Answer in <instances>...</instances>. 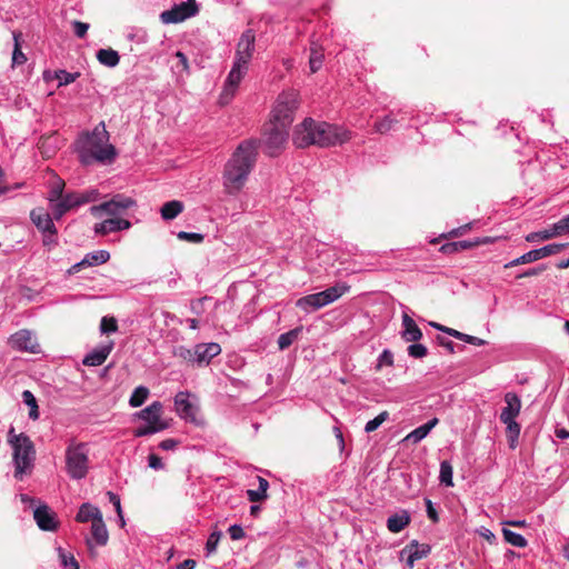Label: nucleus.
I'll return each instance as SVG.
<instances>
[{
	"mask_svg": "<svg viewBox=\"0 0 569 569\" xmlns=\"http://www.w3.org/2000/svg\"><path fill=\"white\" fill-rule=\"evenodd\" d=\"M221 347L216 342L198 343L193 347V356H196V365L207 366L210 361L220 355Z\"/></svg>",
	"mask_w": 569,
	"mask_h": 569,
	"instance_id": "obj_18",
	"label": "nucleus"
},
{
	"mask_svg": "<svg viewBox=\"0 0 569 569\" xmlns=\"http://www.w3.org/2000/svg\"><path fill=\"white\" fill-rule=\"evenodd\" d=\"M78 76H79L78 72L71 73L66 70L56 71V79L58 80L59 87L67 86V84L74 82L76 79L78 78Z\"/></svg>",
	"mask_w": 569,
	"mask_h": 569,
	"instance_id": "obj_53",
	"label": "nucleus"
},
{
	"mask_svg": "<svg viewBox=\"0 0 569 569\" xmlns=\"http://www.w3.org/2000/svg\"><path fill=\"white\" fill-rule=\"evenodd\" d=\"M393 365V355L389 349H385L378 357L377 369L383 366L391 367Z\"/></svg>",
	"mask_w": 569,
	"mask_h": 569,
	"instance_id": "obj_59",
	"label": "nucleus"
},
{
	"mask_svg": "<svg viewBox=\"0 0 569 569\" xmlns=\"http://www.w3.org/2000/svg\"><path fill=\"white\" fill-rule=\"evenodd\" d=\"M30 219L36 228L42 233L56 229L53 217L43 208H34L30 211Z\"/></svg>",
	"mask_w": 569,
	"mask_h": 569,
	"instance_id": "obj_23",
	"label": "nucleus"
},
{
	"mask_svg": "<svg viewBox=\"0 0 569 569\" xmlns=\"http://www.w3.org/2000/svg\"><path fill=\"white\" fill-rule=\"evenodd\" d=\"M506 425L507 438L509 440L510 448H516L518 443V438L520 435V425L516 420H510L509 422H502Z\"/></svg>",
	"mask_w": 569,
	"mask_h": 569,
	"instance_id": "obj_40",
	"label": "nucleus"
},
{
	"mask_svg": "<svg viewBox=\"0 0 569 569\" xmlns=\"http://www.w3.org/2000/svg\"><path fill=\"white\" fill-rule=\"evenodd\" d=\"M351 139V131L325 121H317L316 146L321 148L342 144Z\"/></svg>",
	"mask_w": 569,
	"mask_h": 569,
	"instance_id": "obj_7",
	"label": "nucleus"
},
{
	"mask_svg": "<svg viewBox=\"0 0 569 569\" xmlns=\"http://www.w3.org/2000/svg\"><path fill=\"white\" fill-rule=\"evenodd\" d=\"M298 107V93L295 90L282 91L274 102L270 121L290 127L295 120V112Z\"/></svg>",
	"mask_w": 569,
	"mask_h": 569,
	"instance_id": "obj_5",
	"label": "nucleus"
},
{
	"mask_svg": "<svg viewBox=\"0 0 569 569\" xmlns=\"http://www.w3.org/2000/svg\"><path fill=\"white\" fill-rule=\"evenodd\" d=\"M181 14H187V19L196 16L198 13V6L196 0H187L181 2L180 4H176Z\"/></svg>",
	"mask_w": 569,
	"mask_h": 569,
	"instance_id": "obj_51",
	"label": "nucleus"
},
{
	"mask_svg": "<svg viewBox=\"0 0 569 569\" xmlns=\"http://www.w3.org/2000/svg\"><path fill=\"white\" fill-rule=\"evenodd\" d=\"M430 552V545L419 543L417 540H412L401 550L400 555H408L406 565L408 569H412L417 560L426 558Z\"/></svg>",
	"mask_w": 569,
	"mask_h": 569,
	"instance_id": "obj_17",
	"label": "nucleus"
},
{
	"mask_svg": "<svg viewBox=\"0 0 569 569\" xmlns=\"http://www.w3.org/2000/svg\"><path fill=\"white\" fill-rule=\"evenodd\" d=\"M503 399L506 407L500 413V421L509 422L510 420H516L521 410V400L519 396L515 392H507Z\"/></svg>",
	"mask_w": 569,
	"mask_h": 569,
	"instance_id": "obj_20",
	"label": "nucleus"
},
{
	"mask_svg": "<svg viewBox=\"0 0 569 569\" xmlns=\"http://www.w3.org/2000/svg\"><path fill=\"white\" fill-rule=\"evenodd\" d=\"M96 57L99 63L108 68H114L120 62V56L118 51L111 48L99 49L96 53Z\"/></svg>",
	"mask_w": 569,
	"mask_h": 569,
	"instance_id": "obj_30",
	"label": "nucleus"
},
{
	"mask_svg": "<svg viewBox=\"0 0 569 569\" xmlns=\"http://www.w3.org/2000/svg\"><path fill=\"white\" fill-rule=\"evenodd\" d=\"M258 483L259 486L257 489L247 490V497L251 502L263 501L268 497L267 490L269 488V482L264 478L258 477Z\"/></svg>",
	"mask_w": 569,
	"mask_h": 569,
	"instance_id": "obj_32",
	"label": "nucleus"
},
{
	"mask_svg": "<svg viewBox=\"0 0 569 569\" xmlns=\"http://www.w3.org/2000/svg\"><path fill=\"white\" fill-rule=\"evenodd\" d=\"M66 196L68 197L69 201L71 202V206L73 208H78L83 204L97 201L100 193H99L98 189L90 188V189H87V190L80 191V192H68V193H66Z\"/></svg>",
	"mask_w": 569,
	"mask_h": 569,
	"instance_id": "obj_24",
	"label": "nucleus"
},
{
	"mask_svg": "<svg viewBox=\"0 0 569 569\" xmlns=\"http://www.w3.org/2000/svg\"><path fill=\"white\" fill-rule=\"evenodd\" d=\"M428 353L427 348L421 343H412L408 347V355L412 358H423Z\"/></svg>",
	"mask_w": 569,
	"mask_h": 569,
	"instance_id": "obj_58",
	"label": "nucleus"
},
{
	"mask_svg": "<svg viewBox=\"0 0 569 569\" xmlns=\"http://www.w3.org/2000/svg\"><path fill=\"white\" fill-rule=\"evenodd\" d=\"M72 26H73L74 34L78 38L82 39V38L86 37V34L88 32V29H89V24L88 23L81 22V21H73Z\"/></svg>",
	"mask_w": 569,
	"mask_h": 569,
	"instance_id": "obj_63",
	"label": "nucleus"
},
{
	"mask_svg": "<svg viewBox=\"0 0 569 569\" xmlns=\"http://www.w3.org/2000/svg\"><path fill=\"white\" fill-rule=\"evenodd\" d=\"M533 261H538L537 254H536V252H533V250H530V251L523 253L522 256L506 263L505 268H512V267H516L519 264L530 263Z\"/></svg>",
	"mask_w": 569,
	"mask_h": 569,
	"instance_id": "obj_49",
	"label": "nucleus"
},
{
	"mask_svg": "<svg viewBox=\"0 0 569 569\" xmlns=\"http://www.w3.org/2000/svg\"><path fill=\"white\" fill-rule=\"evenodd\" d=\"M187 19V14H181L177 6L163 11L160 14V20L164 24L179 23Z\"/></svg>",
	"mask_w": 569,
	"mask_h": 569,
	"instance_id": "obj_36",
	"label": "nucleus"
},
{
	"mask_svg": "<svg viewBox=\"0 0 569 569\" xmlns=\"http://www.w3.org/2000/svg\"><path fill=\"white\" fill-rule=\"evenodd\" d=\"M33 518L38 527L43 531H56L59 526L56 513L44 503L33 509Z\"/></svg>",
	"mask_w": 569,
	"mask_h": 569,
	"instance_id": "obj_16",
	"label": "nucleus"
},
{
	"mask_svg": "<svg viewBox=\"0 0 569 569\" xmlns=\"http://www.w3.org/2000/svg\"><path fill=\"white\" fill-rule=\"evenodd\" d=\"M149 389L144 386L137 387L129 399V405L132 408H138L144 403L149 396Z\"/></svg>",
	"mask_w": 569,
	"mask_h": 569,
	"instance_id": "obj_37",
	"label": "nucleus"
},
{
	"mask_svg": "<svg viewBox=\"0 0 569 569\" xmlns=\"http://www.w3.org/2000/svg\"><path fill=\"white\" fill-rule=\"evenodd\" d=\"M118 330V322L114 317H102L100 321V332L102 335L114 333Z\"/></svg>",
	"mask_w": 569,
	"mask_h": 569,
	"instance_id": "obj_47",
	"label": "nucleus"
},
{
	"mask_svg": "<svg viewBox=\"0 0 569 569\" xmlns=\"http://www.w3.org/2000/svg\"><path fill=\"white\" fill-rule=\"evenodd\" d=\"M289 128L271 121L267 124L263 133V146L268 156L276 157L283 150L289 137Z\"/></svg>",
	"mask_w": 569,
	"mask_h": 569,
	"instance_id": "obj_8",
	"label": "nucleus"
},
{
	"mask_svg": "<svg viewBox=\"0 0 569 569\" xmlns=\"http://www.w3.org/2000/svg\"><path fill=\"white\" fill-rule=\"evenodd\" d=\"M211 299L209 297H203L197 300L191 301L190 310L196 316H201L204 312V305L209 302Z\"/></svg>",
	"mask_w": 569,
	"mask_h": 569,
	"instance_id": "obj_60",
	"label": "nucleus"
},
{
	"mask_svg": "<svg viewBox=\"0 0 569 569\" xmlns=\"http://www.w3.org/2000/svg\"><path fill=\"white\" fill-rule=\"evenodd\" d=\"M349 289L350 287L347 283L340 282L323 291L299 298L296 306L306 312L318 310L338 300L348 292Z\"/></svg>",
	"mask_w": 569,
	"mask_h": 569,
	"instance_id": "obj_4",
	"label": "nucleus"
},
{
	"mask_svg": "<svg viewBox=\"0 0 569 569\" xmlns=\"http://www.w3.org/2000/svg\"><path fill=\"white\" fill-rule=\"evenodd\" d=\"M21 32L13 31V52H12V66H21L27 61L26 54L21 50Z\"/></svg>",
	"mask_w": 569,
	"mask_h": 569,
	"instance_id": "obj_33",
	"label": "nucleus"
},
{
	"mask_svg": "<svg viewBox=\"0 0 569 569\" xmlns=\"http://www.w3.org/2000/svg\"><path fill=\"white\" fill-rule=\"evenodd\" d=\"M452 476H453V470H452L451 463L447 460L441 461L440 473H439L440 482L446 485L447 487H452L453 486Z\"/></svg>",
	"mask_w": 569,
	"mask_h": 569,
	"instance_id": "obj_42",
	"label": "nucleus"
},
{
	"mask_svg": "<svg viewBox=\"0 0 569 569\" xmlns=\"http://www.w3.org/2000/svg\"><path fill=\"white\" fill-rule=\"evenodd\" d=\"M134 204L136 202L131 198L124 197L122 194H116L109 201H106L99 206H92L90 208V212L96 218H101L103 214L118 218V216Z\"/></svg>",
	"mask_w": 569,
	"mask_h": 569,
	"instance_id": "obj_10",
	"label": "nucleus"
},
{
	"mask_svg": "<svg viewBox=\"0 0 569 569\" xmlns=\"http://www.w3.org/2000/svg\"><path fill=\"white\" fill-rule=\"evenodd\" d=\"M221 536H222L221 531H213L210 533V536L208 537L207 542H206L207 557L211 556L212 553H214L217 551V547L221 539Z\"/></svg>",
	"mask_w": 569,
	"mask_h": 569,
	"instance_id": "obj_52",
	"label": "nucleus"
},
{
	"mask_svg": "<svg viewBox=\"0 0 569 569\" xmlns=\"http://www.w3.org/2000/svg\"><path fill=\"white\" fill-rule=\"evenodd\" d=\"M254 42H256L254 32L251 29L246 30L241 34V37L237 43L233 62H237L238 64L240 63V64L248 67V64L252 58V54L254 52Z\"/></svg>",
	"mask_w": 569,
	"mask_h": 569,
	"instance_id": "obj_14",
	"label": "nucleus"
},
{
	"mask_svg": "<svg viewBox=\"0 0 569 569\" xmlns=\"http://www.w3.org/2000/svg\"><path fill=\"white\" fill-rule=\"evenodd\" d=\"M256 144L244 141L233 152L223 172V186L229 194L238 193L244 186L249 173L256 163Z\"/></svg>",
	"mask_w": 569,
	"mask_h": 569,
	"instance_id": "obj_2",
	"label": "nucleus"
},
{
	"mask_svg": "<svg viewBox=\"0 0 569 569\" xmlns=\"http://www.w3.org/2000/svg\"><path fill=\"white\" fill-rule=\"evenodd\" d=\"M505 540L510 543L511 546L518 547V548H525L528 545L527 539L512 530L503 529L502 530Z\"/></svg>",
	"mask_w": 569,
	"mask_h": 569,
	"instance_id": "obj_41",
	"label": "nucleus"
},
{
	"mask_svg": "<svg viewBox=\"0 0 569 569\" xmlns=\"http://www.w3.org/2000/svg\"><path fill=\"white\" fill-rule=\"evenodd\" d=\"M248 67L233 62L232 68L224 81L223 89L219 97V103L221 106L228 104L236 94L239 83L247 73Z\"/></svg>",
	"mask_w": 569,
	"mask_h": 569,
	"instance_id": "obj_11",
	"label": "nucleus"
},
{
	"mask_svg": "<svg viewBox=\"0 0 569 569\" xmlns=\"http://www.w3.org/2000/svg\"><path fill=\"white\" fill-rule=\"evenodd\" d=\"M323 58H325V56L321 52V50L318 49L315 43H312V46L310 48V57H309V68H310L311 73H315L318 70H320V68L322 67V63H323Z\"/></svg>",
	"mask_w": 569,
	"mask_h": 569,
	"instance_id": "obj_38",
	"label": "nucleus"
},
{
	"mask_svg": "<svg viewBox=\"0 0 569 569\" xmlns=\"http://www.w3.org/2000/svg\"><path fill=\"white\" fill-rule=\"evenodd\" d=\"M162 403L160 401H153L144 409L134 413L140 420H143L148 426L158 428V426H164V429L169 427V425L162 420Z\"/></svg>",
	"mask_w": 569,
	"mask_h": 569,
	"instance_id": "obj_15",
	"label": "nucleus"
},
{
	"mask_svg": "<svg viewBox=\"0 0 569 569\" xmlns=\"http://www.w3.org/2000/svg\"><path fill=\"white\" fill-rule=\"evenodd\" d=\"M110 259V253L107 250H98L86 254V257L78 263L73 266L74 269H79L80 267L89 266H99L107 262Z\"/></svg>",
	"mask_w": 569,
	"mask_h": 569,
	"instance_id": "obj_28",
	"label": "nucleus"
},
{
	"mask_svg": "<svg viewBox=\"0 0 569 569\" xmlns=\"http://www.w3.org/2000/svg\"><path fill=\"white\" fill-rule=\"evenodd\" d=\"M551 238H555L551 227L541 231L531 232L526 236V240L528 242H536L538 240H549Z\"/></svg>",
	"mask_w": 569,
	"mask_h": 569,
	"instance_id": "obj_54",
	"label": "nucleus"
},
{
	"mask_svg": "<svg viewBox=\"0 0 569 569\" xmlns=\"http://www.w3.org/2000/svg\"><path fill=\"white\" fill-rule=\"evenodd\" d=\"M102 517L100 509L89 502H84L80 506L79 511L76 516L78 522L84 523L91 521L94 522L98 518Z\"/></svg>",
	"mask_w": 569,
	"mask_h": 569,
	"instance_id": "obj_27",
	"label": "nucleus"
},
{
	"mask_svg": "<svg viewBox=\"0 0 569 569\" xmlns=\"http://www.w3.org/2000/svg\"><path fill=\"white\" fill-rule=\"evenodd\" d=\"M317 121L312 118H306L293 130L292 141L297 148L316 146Z\"/></svg>",
	"mask_w": 569,
	"mask_h": 569,
	"instance_id": "obj_12",
	"label": "nucleus"
},
{
	"mask_svg": "<svg viewBox=\"0 0 569 569\" xmlns=\"http://www.w3.org/2000/svg\"><path fill=\"white\" fill-rule=\"evenodd\" d=\"M90 533L91 538L87 540V545L90 549L93 547V542L97 546H106L108 543L109 532L103 517L98 518L97 521L91 523Z\"/></svg>",
	"mask_w": 569,
	"mask_h": 569,
	"instance_id": "obj_21",
	"label": "nucleus"
},
{
	"mask_svg": "<svg viewBox=\"0 0 569 569\" xmlns=\"http://www.w3.org/2000/svg\"><path fill=\"white\" fill-rule=\"evenodd\" d=\"M131 227V223L127 219L121 218H110L106 219L100 223H96L94 232L97 234H108L111 232H117L121 230H127Z\"/></svg>",
	"mask_w": 569,
	"mask_h": 569,
	"instance_id": "obj_22",
	"label": "nucleus"
},
{
	"mask_svg": "<svg viewBox=\"0 0 569 569\" xmlns=\"http://www.w3.org/2000/svg\"><path fill=\"white\" fill-rule=\"evenodd\" d=\"M173 356L188 362L196 365V356H193V348H187L184 346H178L173 349Z\"/></svg>",
	"mask_w": 569,
	"mask_h": 569,
	"instance_id": "obj_46",
	"label": "nucleus"
},
{
	"mask_svg": "<svg viewBox=\"0 0 569 569\" xmlns=\"http://www.w3.org/2000/svg\"><path fill=\"white\" fill-rule=\"evenodd\" d=\"M397 122L398 121L396 118H393L391 114H388L375 123V131L381 134L387 133L395 128Z\"/></svg>",
	"mask_w": 569,
	"mask_h": 569,
	"instance_id": "obj_45",
	"label": "nucleus"
},
{
	"mask_svg": "<svg viewBox=\"0 0 569 569\" xmlns=\"http://www.w3.org/2000/svg\"><path fill=\"white\" fill-rule=\"evenodd\" d=\"M12 449V462L14 466L13 477L17 480H23L26 476L31 475L36 462V447L30 437L10 446Z\"/></svg>",
	"mask_w": 569,
	"mask_h": 569,
	"instance_id": "obj_3",
	"label": "nucleus"
},
{
	"mask_svg": "<svg viewBox=\"0 0 569 569\" xmlns=\"http://www.w3.org/2000/svg\"><path fill=\"white\" fill-rule=\"evenodd\" d=\"M174 408L177 415L191 423L200 425L201 420L198 418V400L196 396L191 395L188 391H179L174 396Z\"/></svg>",
	"mask_w": 569,
	"mask_h": 569,
	"instance_id": "obj_9",
	"label": "nucleus"
},
{
	"mask_svg": "<svg viewBox=\"0 0 569 569\" xmlns=\"http://www.w3.org/2000/svg\"><path fill=\"white\" fill-rule=\"evenodd\" d=\"M63 188H64V182L62 180H57L52 184V187H51V189H50V191L48 193V197H47L49 203L56 202L58 200H61L64 197L63 196Z\"/></svg>",
	"mask_w": 569,
	"mask_h": 569,
	"instance_id": "obj_48",
	"label": "nucleus"
},
{
	"mask_svg": "<svg viewBox=\"0 0 569 569\" xmlns=\"http://www.w3.org/2000/svg\"><path fill=\"white\" fill-rule=\"evenodd\" d=\"M9 345L12 349L30 352V353H39L40 345L38 343L37 337L33 331L28 329H21L9 338Z\"/></svg>",
	"mask_w": 569,
	"mask_h": 569,
	"instance_id": "obj_13",
	"label": "nucleus"
},
{
	"mask_svg": "<svg viewBox=\"0 0 569 569\" xmlns=\"http://www.w3.org/2000/svg\"><path fill=\"white\" fill-rule=\"evenodd\" d=\"M22 400L29 407V418L31 420L39 419V408L34 395L30 390L22 392Z\"/></svg>",
	"mask_w": 569,
	"mask_h": 569,
	"instance_id": "obj_39",
	"label": "nucleus"
},
{
	"mask_svg": "<svg viewBox=\"0 0 569 569\" xmlns=\"http://www.w3.org/2000/svg\"><path fill=\"white\" fill-rule=\"evenodd\" d=\"M177 237L179 240L189 241L192 243H200L204 239V236L202 233L187 232V231H179L177 233Z\"/></svg>",
	"mask_w": 569,
	"mask_h": 569,
	"instance_id": "obj_57",
	"label": "nucleus"
},
{
	"mask_svg": "<svg viewBox=\"0 0 569 569\" xmlns=\"http://www.w3.org/2000/svg\"><path fill=\"white\" fill-rule=\"evenodd\" d=\"M66 469L70 478L83 479L89 469L88 449L84 443H71L66 450Z\"/></svg>",
	"mask_w": 569,
	"mask_h": 569,
	"instance_id": "obj_6",
	"label": "nucleus"
},
{
	"mask_svg": "<svg viewBox=\"0 0 569 569\" xmlns=\"http://www.w3.org/2000/svg\"><path fill=\"white\" fill-rule=\"evenodd\" d=\"M389 413L388 411L380 412L377 417L369 420L365 426V431L367 433L373 432L377 430L386 420H388Z\"/></svg>",
	"mask_w": 569,
	"mask_h": 569,
	"instance_id": "obj_50",
	"label": "nucleus"
},
{
	"mask_svg": "<svg viewBox=\"0 0 569 569\" xmlns=\"http://www.w3.org/2000/svg\"><path fill=\"white\" fill-rule=\"evenodd\" d=\"M42 244L49 250L58 244V230L52 229L47 232H42Z\"/></svg>",
	"mask_w": 569,
	"mask_h": 569,
	"instance_id": "obj_55",
	"label": "nucleus"
},
{
	"mask_svg": "<svg viewBox=\"0 0 569 569\" xmlns=\"http://www.w3.org/2000/svg\"><path fill=\"white\" fill-rule=\"evenodd\" d=\"M228 532L232 540H240L244 537V531L241 526L232 525L229 527Z\"/></svg>",
	"mask_w": 569,
	"mask_h": 569,
	"instance_id": "obj_64",
	"label": "nucleus"
},
{
	"mask_svg": "<svg viewBox=\"0 0 569 569\" xmlns=\"http://www.w3.org/2000/svg\"><path fill=\"white\" fill-rule=\"evenodd\" d=\"M183 203L179 200L168 201L160 209L161 218L163 220H172L183 211Z\"/></svg>",
	"mask_w": 569,
	"mask_h": 569,
	"instance_id": "obj_31",
	"label": "nucleus"
},
{
	"mask_svg": "<svg viewBox=\"0 0 569 569\" xmlns=\"http://www.w3.org/2000/svg\"><path fill=\"white\" fill-rule=\"evenodd\" d=\"M300 328L292 329L288 332H284L278 338V346L280 350H284L289 348L298 338Z\"/></svg>",
	"mask_w": 569,
	"mask_h": 569,
	"instance_id": "obj_43",
	"label": "nucleus"
},
{
	"mask_svg": "<svg viewBox=\"0 0 569 569\" xmlns=\"http://www.w3.org/2000/svg\"><path fill=\"white\" fill-rule=\"evenodd\" d=\"M438 422H439L438 418H432L425 425L419 426L418 428H416L415 430L409 432L405 440L411 441L412 443L420 442L422 439H425L429 435V432L437 426Z\"/></svg>",
	"mask_w": 569,
	"mask_h": 569,
	"instance_id": "obj_29",
	"label": "nucleus"
},
{
	"mask_svg": "<svg viewBox=\"0 0 569 569\" xmlns=\"http://www.w3.org/2000/svg\"><path fill=\"white\" fill-rule=\"evenodd\" d=\"M57 552L59 563L62 569H80L79 563L72 552L67 551L62 547H58Z\"/></svg>",
	"mask_w": 569,
	"mask_h": 569,
	"instance_id": "obj_35",
	"label": "nucleus"
},
{
	"mask_svg": "<svg viewBox=\"0 0 569 569\" xmlns=\"http://www.w3.org/2000/svg\"><path fill=\"white\" fill-rule=\"evenodd\" d=\"M162 430H164V426H158V428H154V427L144 425V426H140L137 429H134L133 435H134V437H146V436L158 433Z\"/></svg>",
	"mask_w": 569,
	"mask_h": 569,
	"instance_id": "obj_56",
	"label": "nucleus"
},
{
	"mask_svg": "<svg viewBox=\"0 0 569 569\" xmlns=\"http://www.w3.org/2000/svg\"><path fill=\"white\" fill-rule=\"evenodd\" d=\"M114 347L113 341H108L106 343H102L94 349H92L90 352L86 355V357L82 360V363L88 367H98L101 366L108 356L111 353L112 349Z\"/></svg>",
	"mask_w": 569,
	"mask_h": 569,
	"instance_id": "obj_19",
	"label": "nucleus"
},
{
	"mask_svg": "<svg viewBox=\"0 0 569 569\" xmlns=\"http://www.w3.org/2000/svg\"><path fill=\"white\" fill-rule=\"evenodd\" d=\"M50 209L52 211V217L54 220H60L69 210L74 209L71 206L68 197H64L61 200L50 203Z\"/></svg>",
	"mask_w": 569,
	"mask_h": 569,
	"instance_id": "obj_34",
	"label": "nucleus"
},
{
	"mask_svg": "<svg viewBox=\"0 0 569 569\" xmlns=\"http://www.w3.org/2000/svg\"><path fill=\"white\" fill-rule=\"evenodd\" d=\"M402 327L401 337L407 342H416L421 339L422 332L417 326L415 320L407 313L402 315Z\"/></svg>",
	"mask_w": 569,
	"mask_h": 569,
	"instance_id": "obj_25",
	"label": "nucleus"
},
{
	"mask_svg": "<svg viewBox=\"0 0 569 569\" xmlns=\"http://www.w3.org/2000/svg\"><path fill=\"white\" fill-rule=\"evenodd\" d=\"M410 515L407 510L391 515L387 519V528L392 533L402 531L410 523Z\"/></svg>",
	"mask_w": 569,
	"mask_h": 569,
	"instance_id": "obj_26",
	"label": "nucleus"
},
{
	"mask_svg": "<svg viewBox=\"0 0 569 569\" xmlns=\"http://www.w3.org/2000/svg\"><path fill=\"white\" fill-rule=\"evenodd\" d=\"M76 151L83 166L111 164L118 156L116 147L110 143V134L103 121L99 122L91 131L79 134L76 141Z\"/></svg>",
	"mask_w": 569,
	"mask_h": 569,
	"instance_id": "obj_1",
	"label": "nucleus"
},
{
	"mask_svg": "<svg viewBox=\"0 0 569 569\" xmlns=\"http://www.w3.org/2000/svg\"><path fill=\"white\" fill-rule=\"evenodd\" d=\"M565 244L559 243H550L539 249H533V252L537 254V259H543L549 256H553L559 253L563 249Z\"/></svg>",
	"mask_w": 569,
	"mask_h": 569,
	"instance_id": "obj_44",
	"label": "nucleus"
},
{
	"mask_svg": "<svg viewBox=\"0 0 569 569\" xmlns=\"http://www.w3.org/2000/svg\"><path fill=\"white\" fill-rule=\"evenodd\" d=\"M27 437L29 436L24 432L17 433L14 427L11 426L7 433V441L9 446H13L14 443L22 441Z\"/></svg>",
	"mask_w": 569,
	"mask_h": 569,
	"instance_id": "obj_61",
	"label": "nucleus"
},
{
	"mask_svg": "<svg viewBox=\"0 0 569 569\" xmlns=\"http://www.w3.org/2000/svg\"><path fill=\"white\" fill-rule=\"evenodd\" d=\"M174 56L178 60V63L174 66V68L177 70H181L186 73H189V62L187 56L181 51H177Z\"/></svg>",
	"mask_w": 569,
	"mask_h": 569,
	"instance_id": "obj_62",
	"label": "nucleus"
}]
</instances>
